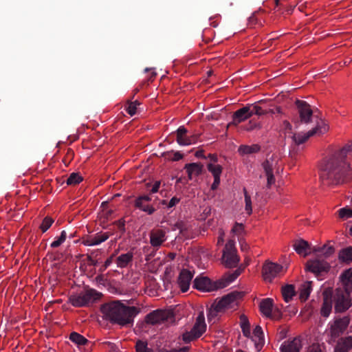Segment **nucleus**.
I'll list each match as a JSON object with an SVG mask.
<instances>
[{
  "label": "nucleus",
  "instance_id": "obj_3",
  "mask_svg": "<svg viewBox=\"0 0 352 352\" xmlns=\"http://www.w3.org/2000/svg\"><path fill=\"white\" fill-rule=\"evenodd\" d=\"M296 105L300 118V123L306 125H313V127H318L320 122L327 125L324 120L314 115L310 105L305 101L297 100Z\"/></svg>",
  "mask_w": 352,
  "mask_h": 352
},
{
  "label": "nucleus",
  "instance_id": "obj_25",
  "mask_svg": "<svg viewBox=\"0 0 352 352\" xmlns=\"http://www.w3.org/2000/svg\"><path fill=\"white\" fill-rule=\"evenodd\" d=\"M340 279L344 287V292L347 293L352 292V269L344 271L342 274Z\"/></svg>",
  "mask_w": 352,
  "mask_h": 352
},
{
  "label": "nucleus",
  "instance_id": "obj_21",
  "mask_svg": "<svg viewBox=\"0 0 352 352\" xmlns=\"http://www.w3.org/2000/svg\"><path fill=\"white\" fill-rule=\"evenodd\" d=\"M206 329V325L204 320V314L200 313L197 316L196 322L191 330L195 335L194 336L199 338L205 332Z\"/></svg>",
  "mask_w": 352,
  "mask_h": 352
},
{
  "label": "nucleus",
  "instance_id": "obj_49",
  "mask_svg": "<svg viewBox=\"0 0 352 352\" xmlns=\"http://www.w3.org/2000/svg\"><path fill=\"white\" fill-rule=\"evenodd\" d=\"M136 207L140 208L142 211L147 212L149 214L153 213L155 211L154 208L153 206L147 204L146 202H143V206H136Z\"/></svg>",
  "mask_w": 352,
  "mask_h": 352
},
{
  "label": "nucleus",
  "instance_id": "obj_11",
  "mask_svg": "<svg viewBox=\"0 0 352 352\" xmlns=\"http://www.w3.org/2000/svg\"><path fill=\"white\" fill-rule=\"evenodd\" d=\"M350 293L337 289L335 295V309L337 312H344L351 306Z\"/></svg>",
  "mask_w": 352,
  "mask_h": 352
},
{
  "label": "nucleus",
  "instance_id": "obj_47",
  "mask_svg": "<svg viewBox=\"0 0 352 352\" xmlns=\"http://www.w3.org/2000/svg\"><path fill=\"white\" fill-rule=\"evenodd\" d=\"M136 352H152V351L147 347L146 342L138 341L136 343Z\"/></svg>",
  "mask_w": 352,
  "mask_h": 352
},
{
  "label": "nucleus",
  "instance_id": "obj_37",
  "mask_svg": "<svg viewBox=\"0 0 352 352\" xmlns=\"http://www.w3.org/2000/svg\"><path fill=\"white\" fill-rule=\"evenodd\" d=\"M140 105V103L138 100L129 102L126 107V111L131 116H133L139 112Z\"/></svg>",
  "mask_w": 352,
  "mask_h": 352
},
{
  "label": "nucleus",
  "instance_id": "obj_44",
  "mask_svg": "<svg viewBox=\"0 0 352 352\" xmlns=\"http://www.w3.org/2000/svg\"><path fill=\"white\" fill-rule=\"evenodd\" d=\"M261 125L259 122L254 120H250L245 126H243V129L247 131H251L255 129H261Z\"/></svg>",
  "mask_w": 352,
  "mask_h": 352
},
{
  "label": "nucleus",
  "instance_id": "obj_63",
  "mask_svg": "<svg viewBox=\"0 0 352 352\" xmlns=\"http://www.w3.org/2000/svg\"><path fill=\"white\" fill-rule=\"evenodd\" d=\"M188 351V348L187 347H183L179 350H172L170 351V352H186Z\"/></svg>",
  "mask_w": 352,
  "mask_h": 352
},
{
  "label": "nucleus",
  "instance_id": "obj_51",
  "mask_svg": "<svg viewBox=\"0 0 352 352\" xmlns=\"http://www.w3.org/2000/svg\"><path fill=\"white\" fill-rule=\"evenodd\" d=\"M84 244L87 246H94L99 245L98 241L96 240V237H89L84 241Z\"/></svg>",
  "mask_w": 352,
  "mask_h": 352
},
{
  "label": "nucleus",
  "instance_id": "obj_33",
  "mask_svg": "<svg viewBox=\"0 0 352 352\" xmlns=\"http://www.w3.org/2000/svg\"><path fill=\"white\" fill-rule=\"evenodd\" d=\"M295 287L292 285H287L282 288V294L286 302H289L295 296Z\"/></svg>",
  "mask_w": 352,
  "mask_h": 352
},
{
  "label": "nucleus",
  "instance_id": "obj_20",
  "mask_svg": "<svg viewBox=\"0 0 352 352\" xmlns=\"http://www.w3.org/2000/svg\"><path fill=\"white\" fill-rule=\"evenodd\" d=\"M331 291L325 290L323 292L324 300L320 312L322 316H323L324 317H328L331 311L332 302L331 299Z\"/></svg>",
  "mask_w": 352,
  "mask_h": 352
},
{
  "label": "nucleus",
  "instance_id": "obj_43",
  "mask_svg": "<svg viewBox=\"0 0 352 352\" xmlns=\"http://www.w3.org/2000/svg\"><path fill=\"white\" fill-rule=\"evenodd\" d=\"M67 238V233L65 230H63L61 232L60 236H58L56 240H54L51 243L52 248H58L60 246L62 243H63Z\"/></svg>",
  "mask_w": 352,
  "mask_h": 352
},
{
  "label": "nucleus",
  "instance_id": "obj_27",
  "mask_svg": "<svg viewBox=\"0 0 352 352\" xmlns=\"http://www.w3.org/2000/svg\"><path fill=\"white\" fill-rule=\"evenodd\" d=\"M311 284V281H306L302 283L299 287V298L301 301H305L309 297V295L312 291Z\"/></svg>",
  "mask_w": 352,
  "mask_h": 352
},
{
  "label": "nucleus",
  "instance_id": "obj_31",
  "mask_svg": "<svg viewBox=\"0 0 352 352\" xmlns=\"http://www.w3.org/2000/svg\"><path fill=\"white\" fill-rule=\"evenodd\" d=\"M186 171L189 178L191 179L194 177L199 175L202 171V166L197 163H192L186 166Z\"/></svg>",
  "mask_w": 352,
  "mask_h": 352
},
{
  "label": "nucleus",
  "instance_id": "obj_46",
  "mask_svg": "<svg viewBox=\"0 0 352 352\" xmlns=\"http://www.w3.org/2000/svg\"><path fill=\"white\" fill-rule=\"evenodd\" d=\"M244 226L243 223H235L233 228L231 230V232L235 235H241L243 233Z\"/></svg>",
  "mask_w": 352,
  "mask_h": 352
},
{
  "label": "nucleus",
  "instance_id": "obj_59",
  "mask_svg": "<svg viewBox=\"0 0 352 352\" xmlns=\"http://www.w3.org/2000/svg\"><path fill=\"white\" fill-rule=\"evenodd\" d=\"M239 275V272H238L237 271H236L234 273L232 274L231 275L229 276L228 277V283H231L232 282L233 280H234L236 277Z\"/></svg>",
  "mask_w": 352,
  "mask_h": 352
},
{
  "label": "nucleus",
  "instance_id": "obj_58",
  "mask_svg": "<svg viewBox=\"0 0 352 352\" xmlns=\"http://www.w3.org/2000/svg\"><path fill=\"white\" fill-rule=\"evenodd\" d=\"M160 182H156L153 184V187H152V188H151V192H152V193H155V192H157L158 191L159 188H160Z\"/></svg>",
  "mask_w": 352,
  "mask_h": 352
},
{
  "label": "nucleus",
  "instance_id": "obj_19",
  "mask_svg": "<svg viewBox=\"0 0 352 352\" xmlns=\"http://www.w3.org/2000/svg\"><path fill=\"white\" fill-rule=\"evenodd\" d=\"M293 248L296 253L304 257L310 254V245L309 243L303 239H298L294 241Z\"/></svg>",
  "mask_w": 352,
  "mask_h": 352
},
{
  "label": "nucleus",
  "instance_id": "obj_41",
  "mask_svg": "<svg viewBox=\"0 0 352 352\" xmlns=\"http://www.w3.org/2000/svg\"><path fill=\"white\" fill-rule=\"evenodd\" d=\"M82 177L76 173H72L67 179V184L68 185H75L82 182Z\"/></svg>",
  "mask_w": 352,
  "mask_h": 352
},
{
  "label": "nucleus",
  "instance_id": "obj_26",
  "mask_svg": "<svg viewBox=\"0 0 352 352\" xmlns=\"http://www.w3.org/2000/svg\"><path fill=\"white\" fill-rule=\"evenodd\" d=\"M177 133V142L180 146H188L192 144V142H190L188 139L187 129L184 126H180L177 130L176 131Z\"/></svg>",
  "mask_w": 352,
  "mask_h": 352
},
{
  "label": "nucleus",
  "instance_id": "obj_38",
  "mask_svg": "<svg viewBox=\"0 0 352 352\" xmlns=\"http://www.w3.org/2000/svg\"><path fill=\"white\" fill-rule=\"evenodd\" d=\"M313 251L321 252L324 257H328L334 252V248L331 245H324L322 248H314Z\"/></svg>",
  "mask_w": 352,
  "mask_h": 352
},
{
  "label": "nucleus",
  "instance_id": "obj_17",
  "mask_svg": "<svg viewBox=\"0 0 352 352\" xmlns=\"http://www.w3.org/2000/svg\"><path fill=\"white\" fill-rule=\"evenodd\" d=\"M167 319V313L162 310H156L146 316V322L151 324H161Z\"/></svg>",
  "mask_w": 352,
  "mask_h": 352
},
{
  "label": "nucleus",
  "instance_id": "obj_64",
  "mask_svg": "<svg viewBox=\"0 0 352 352\" xmlns=\"http://www.w3.org/2000/svg\"><path fill=\"white\" fill-rule=\"evenodd\" d=\"M217 352H230V350L229 348L226 347V346H223L222 348H221L219 349V351Z\"/></svg>",
  "mask_w": 352,
  "mask_h": 352
},
{
  "label": "nucleus",
  "instance_id": "obj_32",
  "mask_svg": "<svg viewBox=\"0 0 352 352\" xmlns=\"http://www.w3.org/2000/svg\"><path fill=\"white\" fill-rule=\"evenodd\" d=\"M260 150V146L258 144L252 145H241L238 148V152L240 155H249L257 153Z\"/></svg>",
  "mask_w": 352,
  "mask_h": 352
},
{
  "label": "nucleus",
  "instance_id": "obj_61",
  "mask_svg": "<svg viewBox=\"0 0 352 352\" xmlns=\"http://www.w3.org/2000/svg\"><path fill=\"white\" fill-rule=\"evenodd\" d=\"M268 113H281V109L280 107H276L274 109H270L268 111Z\"/></svg>",
  "mask_w": 352,
  "mask_h": 352
},
{
  "label": "nucleus",
  "instance_id": "obj_8",
  "mask_svg": "<svg viewBox=\"0 0 352 352\" xmlns=\"http://www.w3.org/2000/svg\"><path fill=\"white\" fill-rule=\"evenodd\" d=\"M241 298V294L239 292H232L222 297L219 300H215L219 307L223 313L234 309L238 305L239 299Z\"/></svg>",
  "mask_w": 352,
  "mask_h": 352
},
{
  "label": "nucleus",
  "instance_id": "obj_18",
  "mask_svg": "<svg viewBox=\"0 0 352 352\" xmlns=\"http://www.w3.org/2000/svg\"><path fill=\"white\" fill-rule=\"evenodd\" d=\"M166 239V232L162 230H153L150 233V243L153 247H160Z\"/></svg>",
  "mask_w": 352,
  "mask_h": 352
},
{
  "label": "nucleus",
  "instance_id": "obj_9",
  "mask_svg": "<svg viewBox=\"0 0 352 352\" xmlns=\"http://www.w3.org/2000/svg\"><path fill=\"white\" fill-rule=\"evenodd\" d=\"M283 272L281 265L271 261H266L262 268V275L265 281L271 282Z\"/></svg>",
  "mask_w": 352,
  "mask_h": 352
},
{
  "label": "nucleus",
  "instance_id": "obj_22",
  "mask_svg": "<svg viewBox=\"0 0 352 352\" xmlns=\"http://www.w3.org/2000/svg\"><path fill=\"white\" fill-rule=\"evenodd\" d=\"M252 340L254 342L256 351H259L264 344L263 332L260 326H256L254 328Z\"/></svg>",
  "mask_w": 352,
  "mask_h": 352
},
{
  "label": "nucleus",
  "instance_id": "obj_30",
  "mask_svg": "<svg viewBox=\"0 0 352 352\" xmlns=\"http://www.w3.org/2000/svg\"><path fill=\"white\" fill-rule=\"evenodd\" d=\"M211 159L213 162H210L208 164V170L212 174L214 177H220L222 173V167L221 165L216 163V156L212 155Z\"/></svg>",
  "mask_w": 352,
  "mask_h": 352
},
{
  "label": "nucleus",
  "instance_id": "obj_5",
  "mask_svg": "<svg viewBox=\"0 0 352 352\" xmlns=\"http://www.w3.org/2000/svg\"><path fill=\"white\" fill-rule=\"evenodd\" d=\"M263 176L267 179V188H270L275 184V174L278 172V162L276 157L273 156L267 158L263 163Z\"/></svg>",
  "mask_w": 352,
  "mask_h": 352
},
{
  "label": "nucleus",
  "instance_id": "obj_53",
  "mask_svg": "<svg viewBox=\"0 0 352 352\" xmlns=\"http://www.w3.org/2000/svg\"><path fill=\"white\" fill-rule=\"evenodd\" d=\"M171 154L173 156H168V158L173 161H178L183 157V155L179 151L172 153Z\"/></svg>",
  "mask_w": 352,
  "mask_h": 352
},
{
  "label": "nucleus",
  "instance_id": "obj_23",
  "mask_svg": "<svg viewBox=\"0 0 352 352\" xmlns=\"http://www.w3.org/2000/svg\"><path fill=\"white\" fill-rule=\"evenodd\" d=\"M352 348V336L341 338L337 343L335 352H348Z\"/></svg>",
  "mask_w": 352,
  "mask_h": 352
},
{
  "label": "nucleus",
  "instance_id": "obj_34",
  "mask_svg": "<svg viewBox=\"0 0 352 352\" xmlns=\"http://www.w3.org/2000/svg\"><path fill=\"white\" fill-rule=\"evenodd\" d=\"M69 340L76 344L78 346L85 345L88 340L82 335L76 332H73L69 336Z\"/></svg>",
  "mask_w": 352,
  "mask_h": 352
},
{
  "label": "nucleus",
  "instance_id": "obj_16",
  "mask_svg": "<svg viewBox=\"0 0 352 352\" xmlns=\"http://www.w3.org/2000/svg\"><path fill=\"white\" fill-rule=\"evenodd\" d=\"M250 117L251 111L248 105L241 108L234 112L233 115V120L230 124H228V127L230 125L236 126Z\"/></svg>",
  "mask_w": 352,
  "mask_h": 352
},
{
  "label": "nucleus",
  "instance_id": "obj_39",
  "mask_svg": "<svg viewBox=\"0 0 352 352\" xmlns=\"http://www.w3.org/2000/svg\"><path fill=\"white\" fill-rule=\"evenodd\" d=\"M244 199H245V210L248 215L252 212V199L250 195L248 193L247 190L243 188Z\"/></svg>",
  "mask_w": 352,
  "mask_h": 352
},
{
  "label": "nucleus",
  "instance_id": "obj_28",
  "mask_svg": "<svg viewBox=\"0 0 352 352\" xmlns=\"http://www.w3.org/2000/svg\"><path fill=\"white\" fill-rule=\"evenodd\" d=\"M133 258V254L131 252L120 254L116 258V265L120 268H124L131 263Z\"/></svg>",
  "mask_w": 352,
  "mask_h": 352
},
{
  "label": "nucleus",
  "instance_id": "obj_54",
  "mask_svg": "<svg viewBox=\"0 0 352 352\" xmlns=\"http://www.w3.org/2000/svg\"><path fill=\"white\" fill-rule=\"evenodd\" d=\"M306 352H322V350L319 345L313 344L307 349Z\"/></svg>",
  "mask_w": 352,
  "mask_h": 352
},
{
  "label": "nucleus",
  "instance_id": "obj_48",
  "mask_svg": "<svg viewBox=\"0 0 352 352\" xmlns=\"http://www.w3.org/2000/svg\"><path fill=\"white\" fill-rule=\"evenodd\" d=\"M194 333H192V331L190 330V331H188V332H186L184 333L183 335H182V338H183V340L185 342H189L192 340H193L194 339H196L197 338V336H194Z\"/></svg>",
  "mask_w": 352,
  "mask_h": 352
},
{
  "label": "nucleus",
  "instance_id": "obj_1",
  "mask_svg": "<svg viewBox=\"0 0 352 352\" xmlns=\"http://www.w3.org/2000/svg\"><path fill=\"white\" fill-rule=\"evenodd\" d=\"M348 154H352V142L336 151L321 165L320 177L327 186L338 185L346 176H352V170L345 161Z\"/></svg>",
  "mask_w": 352,
  "mask_h": 352
},
{
  "label": "nucleus",
  "instance_id": "obj_56",
  "mask_svg": "<svg viewBox=\"0 0 352 352\" xmlns=\"http://www.w3.org/2000/svg\"><path fill=\"white\" fill-rule=\"evenodd\" d=\"M180 201V199L176 197H173L168 204V208H172L177 205Z\"/></svg>",
  "mask_w": 352,
  "mask_h": 352
},
{
  "label": "nucleus",
  "instance_id": "obj_12",
  "mask_svg": "<svg viewBox=\"0 0 352 352\" xmlns=\"http://www.w3.org/2000/svg\"><path fill=\"white\" fill-rule=\"evenodd\" d=\"M349 323L347 318L336 319L329 323V333L333 340L336 339L340 335L343 333Z\"/></svg>",
  "mask_w": 352,
  "mask_h": 352
},
{
  "label": "nucleus",
  "instance_id": "obj_40",
  "mask_svg": "<svg viewBox=\"0 0 352 352\" xmlns=\"http://www.w3.org/2000/svg\"><path fill=\"white\" fill-rule=\"evenodd\" d=\"M248 107H250V110L251 111V116L253 115L261 116L268 113L267 110L263 109L262 107L258 106L256 104H250Z\"/></svg>",
  "mask_w": 352,
  "mask_h": 352
},
{
  "label": "nucleus",
  "instance_id": "obj_45",
  "mask_svg": "<svg viewBox=\"0 0 352 352\" xmlns=\"http://www.w3.org/2000/svg\"><path fill=\"white\" fill-rule=\"evenodd\" d=\"M54 222V220L50 217H45L40 226L41 229L42 230L43 232H46L52 226V223Z\"/></svg>",
  "mask_w": 352,
  "mask_h": 352
},
{
  "label": "nucleus",
  "instance_id": "obj_24",
  "mask_svg": "<svg viewBox=\"0 0 352 352\" xmlns=\"http://www.w3.org/2000/svg\"><path fill=\"white\" fill-rule=\"evenodd\" d=\"M223 314V311L214 301L208 310V320L209 322H215Z\"/></svg>",
  "mask_w": 352,
  "mask_h": 352
},
{
  "label": "nucleus",
  "instance_id": "obj_29",
  "mask_svg": "<svg viewBox=\"0 0 352 352\" xmlns=\"http://www.w3.org/2000/svg\"><path fill=\"white\" fill-rule=\"evenodd\" d=\"M272 308L273 302L270 298L264 299L260 303V310L261 313L267 318L272 317Z\"/></svg>",
  "mask_w": 352,
  "mask_h": 352
},
{
  "label": "nucleus",
  "instance_id": "obj_36",
  "mask_svg": "<svg viewBox=\"0 0 352 352\" xmlns=\"http://www.w3.org/2000/svg\"><path fill=\"white\" fill-rule=\"evenodd\" d=\"M339 258L343 262L352 261V247L342 250L339 252Z\"/></svg>",
  "mask_w": 352,
  "mask_h": 352
},
{
  "label": "nucleus",
  "instance_id": "obj_35",
  "mask_svg": "<svg viewBox=\"0 0 352 352\" xmlns=\"http://www.w3.org/2000/svg\"><path fill=\"white\" fill-rule=\"evenodd\" d=\"M240 325L243 335L246 337L250 336V327L248 318L245 315L240 316Z\"/></svg>",
  "mask_w": 352,
  "mask_h": 352
},
{
  "label": "nucleus",
  "instance_id": "obj_10",
  "mask_svg": "<svg viewBox=\"0 0 352 352\" xmlns=\"http://www.w3.org/2000/svg\"><path fill=\"white\" fill-rule=\"evenodd\" d=\"M223 286L221 283H212L208 277L202 276L196 277L193 282V287L202 292L214 291Z\"/></svg>",
  "mask_w": 352,
  "mask_h": 352
},
{
  "label": "nucleus",
  "instance_id": "obj_50",
  "mask_svg": "<svg viewBox=\"0 0 352 352\" xmlns=\"http://www.w3.org/2000/svg\"><path fill=\"white\" fill-rule=\"evenodd\" d=\"M151 201V197L148 195L140 197L135 201V206H143V202L148 203Z\"/></svg>",
  "mask_w": 352,
  "mask_h": 352
},
{
  "label": "nucleus",
  "instance_id": "obj_6",
  "mask_svg": "<svg viewBox=\"0 0 352 352\" xmlns=\"http://www.w3.org/2000/svg\"><path fill=\"white\" fill-rule=\"evenodd\" d=\"M100 294L94 289L87 290L78 295H73L69 298V301L74 307H83L93 302L99 298Z\"/></svg>",
  "mask_w": 352,
  "mask_h": 352
},
{
  "label": "nucleus",
  "instance_id": "obj_4",
  "mask_svg": "<svg viewBox=\"0 0 352 352\" xmlns=\"http://www.w3.org/2000/svg\"><path fill=\"white\" fill-rule=\"evenodd\" d=\"M239 261L235 242L233 240H229L223 251L222 263L226 267L232 268L236 267Z\"/></svg>",
  "mask_w": 352,
  "mask_h": 352
},
{
  "label": "nucleus",
  "instance_id": "obj_14",
  "mask_svg": "<svg viewBox=\"0 0 352 352\" xmlns=\"http://www.w3.org/2000/svg\"><path fill=\"white\" fill-rule=\"evenodd\" d=\"M193 277L192 273L188 270H182L177 278V284L182 292L188 290Z\"/></svg>",
  "mask_w": 352,
  "mask_h": 352
},
{
  "label": "nucleus",
  "instance_id": "obj_42",
  "mask_svg": "<svg viewBox=\"0 0 352 352\" xmlns=\"http://www.w3.org/2000/svg\"><path fill=\"white\" fill-rule=\"evenodd\" d=\"M338 212L339 217L342 219L352 218V209L348 207L340 208Z\"/></svg>",
  "mask_w": 352,
  "mask_h": 352
},
{
  "label": "nucleus",
  "instance_id": "obj_2",
  "mask_svg": "<svg viewBox=\"0 0 352 352\" xmlns=\"http://www.w3.org/2000/svg\"><path fill=\"white\" fill-rule=\"evenodd\" d=\"M102 312L113 322L124 326L133 322L138 314L135 307H127L120 302H113L102 307Z\"/></svg>",
  "mask_w": 352,
  "mask_h": 352
},
{
  "label": "nucleus",
  "instance_id": "obj_13",
  "mask_svg": "<svg viewBox=\"0 0 352 352\" xmlns=\"http://www.w3.org/2000/svg\"><path fill=\"white\" fill-rule=\"evenodd\" d=\"M329 268V265L327 262L319 259L310 260L307 261L306 265V270L316 275L327 272Z\"/></svg>",
  "mask_w": 352,
  "mask_h": 352
},
{
  "label": "nucleus",
  "instance_id": "obj_57",
  "mask_svg": "<svg viewBox=\"0 0 352 352\" xmlns=\"http://www.w3.org/2000/svg\"><path fill=\"white\" fill-rule=\"evenodd\" d=\"M220 184V177H214V182L212 184L211 188L215 190Z\"/></svg>",
  "mask_w": 352,
  "mask_h": 352
},
{
  "label": "nucleus",
  "instance_id": "obj_55",
  "mask_svg": "<svg viewBox=\"0 0 352 352\" xmlns=\"http://www.w3.org/2000/svg\"><path fill=\"white\" fill-rule=\"evenodd\" d=\"M95 236L96 237V240L98 241L99 244L105 241L109 237V236L106 233L101 234H97Z\"/></svg>",
  "mask_w": 352,
  "mask_h": 352
},
{
  "label": "nucleus",
  "instance_id": "obj_52",
  "mask_svg": "<svg viewBox=\"0 0 352 352\" xmlns=\"http://www.w3.org/2000/svg\"><path fill=\"white\" fill-rule=\"evenodd\" d=\"M224 236H225L224 231L222 229H219V236H218L217 241V246L222 245V244L223 243V241H224Z\"/></svg>",
  "mask_w": 352,
  "mask_h": 352
},
{
  "label": "nucleus",
  "instance_id": "obj_62",
  "mask_svg": "<svg viewBox=\"0 0 352 352\" xmlns=\"http://www.w3.org/2000/svg\"><path fill=\"white\" fill-rule=\"evenodd\" d=\"M283 126H284L285 130L290 131L291 129H292V126H291L290 123L289 122H287V121H284L283 122Z\"/></svg>",
  "mask_w": 352,
  "mask_h": 352
},
{
  "label": "nucleus",
  "instance_id": "obj_15",
  "mask_svg": "<svg viewBox=\"0 0 352 352\" xmlns=\"http://www.w3.org/2000/svg\"><path fill=\"white\" fill-rule=\"evenodd\" d=\"M302 347L301 339L295 338L285 341L280 346L281 352H300Z\"/></svg>",
  "mask_w": 352,
  "mask_h": 352
},
{
  "label": "nucleus",
  "instance_id": "obj_7",
  "mask_svg": "<svg viewBox=\"0 0 352 352\" xmlns=\"http://www.w3.org/2000/svg\"><path fill=\"white\" fill-rule=\"evenodd\" d=\"M329 130L328 125H324L322 122H320V125L318 127H312L309 129L306 133H294L292 135V139L297 144L304 143L309 138L314 135H320L325 133Z\"/></svg>",
  "mask_w": 352,
  "mask_h": 352
},
{
  "label": "nucleus",
  "instance_id": "obj_60",
  "mask_svg": "<svg viewBox=\"0 0 352 352\" xmlns=\"http://www.w3.org/2000/svg\"><path fill=\"white\" fill-rule=\"evenodd\" d=\"M198 135H192L188 137V139L192 142V144H195L197 142L198 140Z\"/></svg>",
  "mask_w": 352,
  "mask_h": 352
}]
</instances>
